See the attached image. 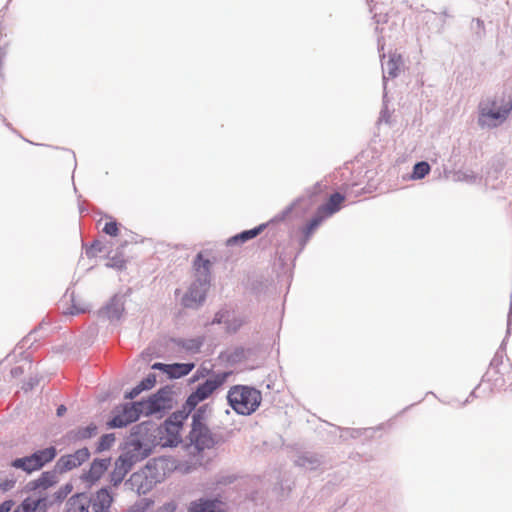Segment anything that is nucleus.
I'll use <instances>...</instances> for the list:
<instances>
[{
    "mask_svg": "<svg viewBox=\"0 0 512 512\" xmlns=\"http://www.w3.org/2000/svg\"><path fill=\"white\" fill-rule=\"evenodd\" d=\"M97 434V426L89 424L86 427H79L69 433V439L72 441H81L89 439Z\"/></svg>",
    "mask_w": 512,
    "mask_h": 512,
    "instance_id": "18",
    "label": "nucleus"
},
{
    "mask_svg": "<svg viewBox=\"0 0 512 512\" xmlns=\"http://www.w3.org/2000/svg\"><path fill=\"white\" fill-rule=\"evenodd\" d=\"M156 512H176V504L169 502L161 506Z\"/></svg>",
    "mask_w": 512,
    "mask_h": 512,
    "instance_id": "27",
    "label": "nucleus"
},
{
    "mask_svg": "<svg viewBox=\"0 0 512 512\" xmlns=\"http://www.w3.org/2000/svg\"><path fill=\"white\" fill-rule=\"evenodd\" d=\"M110 466V459H95L90 467L86 480H99Z\"/></svg>",
    "mask_w": 512,
    "mask_h": 512,
    "instance_id": "17",
    "label": "nucleus"
},
{
    "mask_svg": "<svg viewBox=\"0 0 512 512\" xmlns=\"http://www.w3.org/2000/svg\"><path fill=\"white\" fill-rule=\"evenodd\" d=\"M201 346L202 341L200 339H191L184 344L185 349L194 353L199 352Z\"/></svg>",
    "mask_w": 512,
    "mask_h": 512,
    "instance_id": "25",
    "label": "nucleus"
},
{
    "mask_svg": "<svg viewBox=\"0 0 512 512\" xmlns=\"http://www.w3.org/2000/svg\"><path fill=\"white\" fill-rule=\"evenodd\" d=\"M206 406L200 407L193 415L192 429L190 431V440L199 449L208 448L212 445L213 439L210 431L205 425Z\"/></svg>",
    "mask_w": 512,
    "mask_h": 512,
    "instance_id": "8",
    "label": "nucleus"
},
{
    "mask_svg": "<svg viewBox=\"0 0 512 512\" xmlns=\"http://www.w3.org/2000/svg\"><path fill=\"white\" fill-rule=\"evenodd\" d=\"M156 383V376L154 374L148 375L139 384L143 387V390L151 389Z\"/></svg>",
    "mask_w": 512,
    "mask_h": 512,
    "instance_id": "26",
    "label": "nucleus"
},
{
    "mask_svg": "<svg viewBox=\"0 0 512 512\" xmlns=\"http://www.w3.org/2000/svg\"><path fill=\"white\" fill-rule=\"evenodd\" d=\"M219 383L216 380L208 379L199 385L192 394L187 398L182 411L188 414L195 409V407L202 401L209 398L212 393L218 388Z\"/></svg>",
    "mask_w": 512,
    "mask_h": 512,
    "instance_id": "11",
    "label": "nucleus"
},
{
    "mask_svg": "<svg viewBox=\"0 0 512 512\" xmlns=\"http://www.w3.org/2000/svg\"><path fill=\"white\" fill-rule=\"evenodd\" d=\"M133 464L132 455H121L115 462L111 480H123L126 474L131 471Z\"/></svg>",
    "mask_w": 512,
    "mask_h": 512,
    "instance_id": "13",
    "label": "nucleus"
},
{
    "mask_svg": "<svg viewBox=\"0 0 512 512\" xmlns=\"http://www.w3.org/2000/svg\"><path fill=\"white\" fill-rule=\"evenodd\" d=\"M225 315H226V313H224V312L216 313L212 323H222Z\"/></svg>",
    "mask_w": 512,
    "mask_h": 512,
    "instance_id": "32",
    "label": "nucleus"
},
{
    "mask_svg": "<svg viewBox=\"0 0 512 512\" xmlns=\"http://www.w3.org/2000/svg\"><path fill=\"white\" fill-rule=\"evenodd\" d=\"M150 504H152V502H147L145 506H149Z\"/></svg>",
    "mask_w": 512,
    "mask_h": 512,
    "instance_id": "37",
    "label": "nucleus"
},
{
    "mask_svg": "<svg viewBox=\"0 0 512 512\" xmlns=\"http://www.w3.org/2000/svg\"><path fill=\"white\" fill-rule=\"evenodd\" d=\"M56 456V449L48 447L43 450L36 451L34 454L18 458L11 463L16 469H22L27 473L41 469L46 463L52 461Z\"/></svg>",
    "mask_w": 512,
    "mask_h": 512,
    "instance_id": "7",
    "label": "nucleus"
},
{
    "mask_svg": "<svg viewBox=\"0 0 512 512\" xmlns=\"http://www.w3.org/2000/svg\"><path fill=\"white\" fill-rule=\"evenodd\" d=\"M115 441V436L114 434H105L103 435L100 440H99V443H98V451H104V450H107L109 449L112 444L114 443Z\"/></svg>",
    "mask_w": 512,
    "mask_h": 512,
    "instance_id": "23",
    "label": "nucleus"
},
{
    "mask_svg": "<svg viewBox=\"0 0 512 512\" xmlns=\"http://www.w3.org/2000/svg\"><path fill=\"white\" fill-rule=\"evenodd\" d=\"M151 484H152V482H151V481L144 482V483L142 482V483H141V485L138 487V492H139V493H140V492L145 493V492H146V490L151 489Z\"/></svg>",
    "mask_w": 512,
    "mask_h": 512,
    "instance_id": "31",
    "label": "nucleus"
},
{
    "mask_svg": "<svg viewBox=\"0 0 512 512\" xmlns=\"http://www.w3.org/2000/svg\"><path fill=\"white\" fill-rule=\"evenodd\" d=\"M72 311L71 313H76V314H79V313H84L86 312V308H77L75 305L72 306Z\"/></svg>",
    "mask_w": 512,
    "mask_h": 512,
    "instance_id": "35",
    "label": "nucleus"
},
{
    "mask_svg": "<svg viewBox=\"0 0 512 512\" xmlns=\"http://www.w3.org/2000/svg\"><path fill=\"white\" fill-rule=\"evenodd\" d=\"M102 231L111 237H116L119 235V231H120L119 224L117 223L116 220L109 217L107 219V221L105 222V224L102 228Z\"/></svg>",
    "mask_w": 512,
    "mask_h": 512,
    "instance_id": "22",
    "label": "nucleus"
},
{
    "mask_svg": "<svg viewBox=\"0 0 512 512\" xmlns=\"http://www.w3.org/2000/svg\"><path fill=\"white\" fill-rule=\"evenodd\" d=\"M14 482H2L0 483V489L2 491H7L9 490L13 485Z\"/></svg>",
    "mask_w": 512,
    "mask_h": 512,
    "instance_id": "33",
    "label": "nucleus"
},
{
    "mask_svg": "<svg viewBox=\"0 0 512 512\" xmlns=\"http://www.w3.org/2000/svg\"><path fill=\"white\" fill-rule=\"evenodd\" d=\"M223 503L219 500L199 499L190 504L188 512H222Z\"/></svg>",
    "mask_w": 512,
    "mask_h": 512,
    "instance_id": "14",
    "label": "nucleus"
},
{
    "mask_svg": "<svg viewBox=\"0 0 512 512\" xmlns=\"http://www.w3.org/2000/svg\"><path fill=\"white\" fill-rule=\"evenodd\" d=\"M210 261L198 254L194 261L195 281L182 299V304L188 308L198 307L205 299L210 282Z\"/></svg>",
    "mask_w": 512,
    "mask_h": 512,
    "instance_id": "3",
    "label": "nucleus"
},
{
    "mask_svg": "<svg viewBox=\"0 0 512 512\" xmlns=\"http://www.w3.org/2000/svg\"><path fill=\"white\" fill-rule=\"evenodd\" d=\"M195 367L194 363H174L169 364L168 375L171 378H180L188 375Z\"/></svg>",
    "mask_w": 512,
    "mask_h": 512,
    "instance_id": "19",
    "label": "nucleus"
},
{
    "mask_svg": "<svg viewBox=\"0 0 512 512\" xmlns=\"http://www.w3.org/2000/svg\"><path fill=\"white\" fill-rule=\"evenodd\" d=\"M170 398L166 391H159L146 400L137 402L141 415L149 416L170 407Z\"/></svg>",
    "mask_w": 512,
    "mask_h": 512,
    "instance_id": "10",
    "label": "nucleus"
},
{
    "mask_svg": "<svg viewBox=\"0 0 512 512\" xmlns=\"http://www.w3.org/2000/svg\"><path fill=\"white\" fill-rule=\"evenodd\" d=\"M168 367H169V364H163V363H155L152 365L153 369L162 370L166 374L168 373Z\"/></svg>",
    "mask_w": 512,
    "mask_h": 512,
    "instance_id": "30",
    "label": "nucleus"
},
{
    "mask_svg": "<svg viewBox=\"0 0 512 512\" xmlns=\"http://www.w3.org/2000/svg\"><path fill=\"white\" fill-rule=\"evenodd\" d=\"M141 412L137 406V402L124 404L117 407L114 411L113 418L108 422L109 428H121L136 421Z\"/></svg>",
    "mask_w": 512,
    "mask_h": 512,
    "instance_id": "9",
    "label": "nucleus"
},
{
    "mask_svg": "<svg viewBox=\"0 0 512 512\" xmlns=\"http://www.w3.org/2000/svg\"><path fill=\"white\" fill-rule=\"evenodd\" d=\"M106 314L108 315V317H114V316L118 317V312L117 311H115V313L112 312V304L107 306Z\"/></svg>",
    "mask_w": 512,
    "mask_h": 512,
    "instance_id": "34",
    "label": "nucleus"
},
{
    "mask_svg": "<svg viewBox=\"0 0 512 512\" xmlns=\"http://www.w3.org/2000/svg\"><path fill=\"white\" fill-rule=\"evenodd\" d=\"M65 411H66V407H65V406H63V405H61V406H59V407L57 408V415H58V416H62V415L65 413Z\"/></svg>",
    "mask_w": 512,
    "mask_h": 512,
    "instance_id": "36",
    "label": "nucleus"
},
{
    "mask_svg": "<svg viewBox=\"0 0 512 512\" xmlns=\"http://www.w3.org/2000/svg\"><path fill=\"white\" fill-rule=\"evenodd\" d=\"M187 418L188 413L186 411H177L166 419L163 424L156 428L148 422H143L137 425L134 428V434L142 436L136 440L137 444L142 445L143 442L149 441L150 439L146 437L149 434L153 437L151 442L154 445H159L161 447L177 446L182 442L181 431L183 423Z\"/></svg>",
    "mask_w": 512,
    "mask_h": 512,
    "instance_id": "1",
    "label": "nucleus"
},
{
    "mask_svg": "<svg viewBox=\"0 0 512 512\" xmlns=\"http://www.w3.org/2000/svg\"><path fill=\"white\" fill-rule=\"evenodd\" d=\"M243 324L244 320L242 318L233 317V319L226 321V330L228 332H236Z\"/></svg>",
    "mask_w": 512,
    "mask_h": 512,
    "instance_id": "24",
    "label": "nucleus"
},
{
    "mask_svg": "<svg viewBox=\"0 0 512 512\" xmlns=\"http://www.w3.org/2000/svg\"><path fill=\"white\" fill-rule=\"evenodd\" d=\"M263 228H264V225H260L259 227H256L254 229L244 231V232L240 233L239 235L230 239L229 242H238V241L245 242L247 240L253 239L254 237H256L257 235H259L261 233Z\"/></svg>",
    "mask_w": 512,
    "mask_h": 512,
    "instance_id": "20",
    "label": "nucleus"
},
{
    "mask_svg": "<svg viewBox=\"0 0 512 512\" xmlns=\"http://www.w3.org/2000/svg\"><path fill=\"white\" fill-rule=\"evenodd\" d=\"M143 390V387L140 386V384H138L136 387H134L127 395H126V398H134L136 397L137 395H139Z\"/></svg>",
    "mask_w": 512,
    "mask_h": 512,
    "instance_id": "28",
    "label": "nucleus"
},
{
    "mask_svg": "<svg viewBox=\"0 0 512 512\" xmlns=\"http://www.w3.org/2000/svg\"><path fill=\"white\" fill-rule=\"evenodd\" d=\"M14 502L13 501H5L0 505V512H9L11 508L13 507Z\"/></svg>",
    "mask_w": 512,
    "mask_h": 512,
    "instance_id": "29",
    "label": "nucleus"
},
{
    "mask_svg": "<svg viewBox=\"0 0 512 512\" xmlns=\"http://www.w3.org/2000/svg\"><path fill=\"white\" fill-rule=\"evenodd\" d=\"M112 496L106 489H100L91 500L94 512H108L112 503Z\"/></svg>",
    "mask_w": 512,
    "mask_h": 512,
    "instance_id": "15",
    "label": "nucleus"
},
{
    "mask_svg": "<svg viewBox=\"0 0 512 512\" xmlns=\"http://www.w3.org/2000/svg\"><path fill=\"white\" fill-rule=\"evenodd\" d=\"M66 506L65 512H88L89 499L86 494L79 493L72 496Z\"/></svg>",
    "mask_w": 512,
    "mask_h": 512,
    "instance_id": "16",
    "label": "nucleus"
},
{
    "mask_svg": "<svg viewBox=\"0 0 512 512\" xmlns=\"http://www.w3.org/2000/svg\"><path fill=\"white\" fill-rule=\"evenodd\" d=\"M89 456V450L87 448H82L77 450L74 454L62 456L59 459L57 466L60 470H71L88 460Z\"/></svg>",
    "mask_w": 512,
    "mask_h": 512,
    "instance_id": "12",
    "label": "nucleus"
},
{
    "mask_svg": "<svg viewBox=\"0 0 512 512\" xmlns=\"http://www.w3.org/2000/svg\"><path fill=\"white\" fill-rule=\"evenodd\" d=\"M344 201V195L340 193L332 194L326 203L318 207L314 217L305 226L303 230L305 236L309 237L326 218L338 212Z\"/></svg>",
    "mask_w": 512,
    "mask_h": 512,
    "instance_id": "6",
    "label": "nucleus"
},
{
    "mask_svg": "<svg viewBox=\"0 0 512 512\" xmlns=\"http://www.w3.org/2000/svg\"><path fill=\"white\" fill-rule=\"evenodd\" d=\"M511 110L510 99H487L479 104L478 123L481 127H496L507 119Z\"/></svg>",
    "mask_w": 512,
    "mask_h": 512,
    "instance_id": "4",
    "label": "nucleus"
},
{
    "mask_svg": "<svg viewBox=\"0 0 512 512\" xmlns=\"http://www.w3.org/2000/svg\"><path fill=\"white\" fill-rule=\"evenodd\" d=\"M228 401L231 407L242 415H250L262 401L261 392L248 386H234L228 392Z\"/></svg>",
    "mask_w": 512,
    "mask_h": 512,
    "instance_id": "5",
    "label": "nucleus"
},
{
    "mask_svg": "<svg viewBox=\"0 0 512 512\" xmlns=\"http://www.w3.org/2000/svg\"><path fill=\"white\" fill-rule=\"evenodd\" d=\"M430 170H431L430 165L427 162H425V161L418 162L413 167V172H412L411 178L412 179H423L426 175L429 174Z\"/></svg>",
    "mask_w": 512,
    "mask_h": 512,
    "instance_id": "21",
    "label": "nucleus"
},
{
    "mask_svg": "<svg viewBox=\"0 0 512 512\" xmlns=\"http://www.w3.org/2000/svg\"><path fill=\"white\" fill-rule=\"evenodd\" d=\"M55 482H34L33 490L38 491V497H27L14 512H34L37 509L45 510L48 506L62 501L72 492V485L67 483L59 491L50 493Z\"/></svg>",
    "mask_w": 512,
    "mask_h": 512,
    "instance_id": "2",
    "label": "nucleus"
}]
</instances>
